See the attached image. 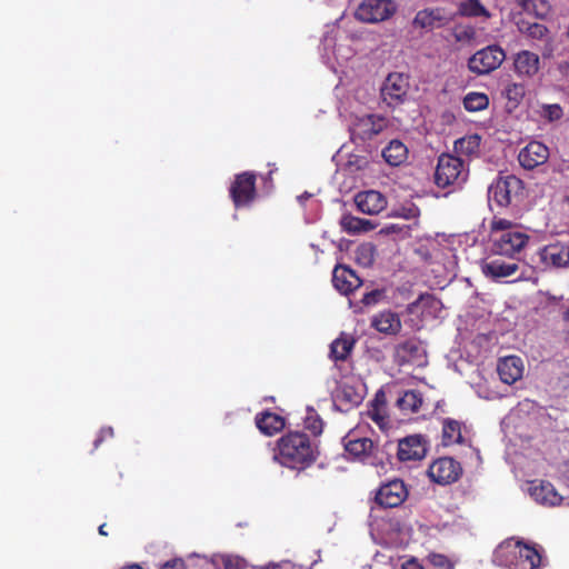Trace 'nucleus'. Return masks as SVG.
Returning <instances> with one entry per match:
<instances>
[{
	"instance_id": "13",
	"label": "nucleus",
	"mask_w": 569,
	"mask_h": 569,
	"mask_svg": "<svg viewBox=\"0 0 569 569\" xmlns=\"http://www.w3.org/2000/svg\"><path fill=\"white\" fill-rule=\"evenodd\" d=\"M428 442L421 435L407 436L399 440L397 457L400 461H416L426 457Z\"/></svg>"
},
{
	"instance_id": "40",
	"label": "nucleus",
	"mask_w": 569,
	"mask_h": 569,
	"mask_svg": "<svg viewBox=\"0 0 569 569\" xmlns=\"http://www.w3.org/2000/svg\"><path fill=\"white\" fill-rule=\"evenodd\" d=\"M428 563L433 569H453L455 563L445 555L431 552L427 557Z\"/></svg>"
},
{
	"instance_id": "41",
	"label": "nucleus",
	"mask_w": 569,
	"mask_h": 569,
	"mask_svg": "<svg viewBox=\"0 0 569 569\" xmlns=\"http://www.w3.org/2000/svg\"><path fill=\"white\" fill-rule=\"evenodd\" d=\"M368 416L376 422L380 428H385L389 423V417L386 411V407H370Z\"/></svg>"
},
{
	"instance_id": "63",
	"label": "nucleus",
	"mask_w": 569,
	"mask_h": 569,
	"mask_svg": "<svg viewBox=\"0 0 569 569\" xmlns=\"http://www.w3.org/2000/svg\"><path fill=\"white\" fill-rule=\"evenodd\" d=\"M443 118H447V122H450V118H453V114H450V117H447V114H443Z\"/></svg>"
},
{
	"instance_id": "7",
	"label": "nucleus",
	"mask_w": 569,
	"mask_h": 569,
	"mask_svg": "<svg viewBox=\"0 0 569 569\" xmlns=\"http://www.w3.org/2000/svg\"><path fill=\"white\" fill-rule=\"evenodd\" d=\"M505 59L506 53L499 46H488L469 58L468 68L477 74H487L499 68Z\"/></svg>"
},
{
	"instance_id": "21",
	"label": "nucleus",
	"mask_w": 569,
	"mask_h": 569,
	"mask_svg": "<svg viewBox=\"0 0 569 569\" xmlns=\"http://www.w3.org/2000/svg\"><path fill=\"white\" fill-rule=\"evenodd\" d=\"M425 357L421 343L416 339H408L396 347V358L399 365H420Z\"/></svg>"
},
{
	"instance_id": "53",
	"label": "nucleus",
	"mask_w": 569,
	"mask_h": 569,
	"mask_svg": "<svg viewBox=\"0 0 569 569\" xmlns=\"http://www.w3.org/2000/svg\"><path fill=\"white\" fill-rule=\"evenodd\" d=\"M233 561H236L238 563V559H233L231 557H226L223 558V566L226 569H232L234 567H237V565L233 563Z\"/></svg>"
},
{
	"instance_id": "50",
	"label": "nucleus",
	"mask_w": 569,
	"mask_h": 569,
	"mask_svg": "<svg viewBox=\"0 0 569 569\" xmlns=\"http://www.w3.org/2000/svg\"><path fill=\"white\" fill-rule=\"evenodd\" d=\"M565 180L562 201L569 206V176H566Z\"/></svg>"
},
{
	"instance_id": "56",
	"label": "nucleus",
	"mask_w": 569,
	"mask_h": 569,
	"mask_svg": "<svg viewBox=\"0 0 569 569\" xmlns=\"http://www.w3.org/2000/svg\"><path fill=\"white\" fill-rule=\"evenodd\" d=\"M104 528H106V523H103V525L99 526V529H98V530H99V533H100L101 536H108V532L106 531V529H104Z\"/></svg>"
},
{
	"instance_id": "14",
	"label": "nucleus",
	"mask_w": 569,
	"mask_h": 569,
	"mask_svg": "<svg viewBox=\"0 0 569 569\" xmlns=\"http://www.w3.org/2000/svg\"><path fill=\"white\" fill-rule=\"evenodd\" d=\"M539 257L546 268H566L569 266V242L546 244L539 250Z\"/></svg>"
},
{
	"instance_id": "18",
	"label": "nucleus",
	"mask_w": 569,
	"mask_h": 569,
	"mask_svg": "<svg viewBox=\"0 0 569 569\" xmlns=\"http://www.w3.org/2000/svg\"><path fill=\"white\" fill-rule=\"evenodd\" d=\"M497 371L500 380L506 385H513L522 378L523 361L518 356H507L500 358L497 365Z\"/></svg>"
},
{
	"instance_id": "44",
	"label": "nucleus",
	"mask_w": 569,
	"mask_h": 569,
	"mask_svg": "<svg viewBox=\"0 0 569 569\" xmlns=\"http://www.w3.org/2000/svg\"><path fill=\"white\" fill-rule=\"evenodd\" d=\"M491 231L492 232L501 231V233L507 232V231H513L512 230V221H510L508 219H502V218H493V220L491 221Z\"/></svg>"
},
{
	"instance_id": "9",
	"label": "nucleus",
	"mask_w": 569,
	"mask_h": 569,
	"mask_svg": "<svg viewBox=\"0 0 569 569\" xmlns=\"http://www.w3.org/2000/svg\"><path fill=\"white\" fill-rule=\"evenodd\" d=\"M530 237L518 230L507 231L492 239V251L499 256L515 258L528 244Z\"/></svg>"
},
{
	"instance_id": "33",
	"label": "nucleus",
	"mask_w": 569,
	"mask_h": 569,
	"mask_svg": "<svg viewBox=\"0 0 569 569\" xmlns=\"http://www.w3.org/2000/svg\"><path fill=\"white\" fill-rule=\"evenodd\" d=\"M526 93L525 86L521 83H509L503 90V96L507 99L508 111L515 110L523 99Z\"/></svg>"
},
{
	"instance_id": "58",
	"label": "nucleus",
	"mask_w": 569,
	"mask_h": 569,
	"mask_svg": "<svg viewBox=\"0 0 569 569\" xmlns=\"http://www.w3.org/2000/svg\"><path fill=\"white\" fill-rule=\"evenodd\" d=\"M415 566V569H423V567L415 561L411 562Z\"/></svg>"
},
{
	"instance_id": "20",
	"label": "nucleus",
	"mask_w": 569,
	"mask_h": 569,
	"mask_svg": "<svg viewBox=\"0 0 569 569\" xmlns=\"http://www.w3.org/2000/svg\"><path fill=\"white\" fill-rule=\"evenodd\" d=\"M363 400V396L356 387L342 383L333 392V401L341 411H349L358 407Z\"/></svg>"
},
{
	"instance_id": "11",
	"label": "nucleus",
	"mask_w": 569,
	"mask_h": 569,
	"mask_svg": "<svg viewBox=\"0 0 569 569\" xmlns=\"http://www.w3.org/2000/svg\"><path fill=\"white\" fill-rule=\"evenodd\" d=\"M460 472V463L450 457L438 458L428 468V476L439 485H449L457 481Z\"/></svg>"
},
{
	"instance_id": "43",
	"label": "nucleus",
	"mask_w": 569,
	"mask_h": 569,
	"mask_svg": "<svg viewBox=\"0 0 569 569\" xmlns=\"http://www.w3.org/2000/svg\"><path fill=\"white\" fill-rule=\"evenodd\" d=\"M465 153L476 154L480 147V137L478 134L465 137Z\"/></svg>"
},
{
	"instance_id": "37",
	"label": "nucleus",
	"mask_w": 569,
	"mask_h": 569,
	"mask_svg": "<svg viewBox=\"0 0 569 569\" xmlns=\"http://www.w3.org/2000/svg\"><path fill=\"white\" fill-rule=\"evenodd\" d=\"M465 17L480 18L483 22L491 18V13L479 0H465Z\"/></svg>"
},
{
	"instance_id": "32",
	"label": "nucleus",
	"mask_w": 569,
	"mask_h": 569,
	"mask_svg": "<svg viewBox=\"0 0 569 569\" xmlns=\"http://www.w3.org/2000/svg\"><path fill=\"white\" fill-rule=\"evenodd\" d=\"M423 399L420 392L408 390L397 400V406L407 412H417L422 406Z\"/></svg>"
},
{
	"instance_id": "48",
	"label": "nucleus",
	"mask_w": 569,
	"mask_h": 569,
	"mask_svg": "<svg viewBox=\"0 0 569 569\" xmlns=\"http://www.w3.org/2000/svg\"><path fill=\"white\" fill-rule=\"evenodd\" d=\"M370 407H386V396L382 391L376 393Z\"/></svg>"
},
{
	"instance_id": "17",
	"label": "nucleus",
	"mask_w": 569,
	"mask_h": 569,
	"mask_svg": "<svg viewBox=\"0 0 569 569\" xmlns=\"http://www.w3.org/2000/svg\"><path fill=\"white\" fill-rule=\"evenodd\" d=\"M332 283L341 295L348 296L361 287L362 280L351 268L338 264L332 272Z\"/></svg>"
},
{
	"instance_id": "51",
	"label": "nucleus",
	"mask_w": 569,
	"mask_h": 569,
	"mask_svg": "<svg viewBox=\"0 0 569 569\" xmlns=\"http://www.w3.org/2000/svg\"><path fill=\"white\" fill-rule=\"evenodd\" d=\"M463 34H465V38H468V39H475L478 34H477V31L465 23V31H463Z\"/></svg>"
},
{
	"instance_id": "2",
	"label": "nucleus",
	"mask_w": 569,
	"mask_h": 569,
	"mask_svg": "<svg viewBox=\"0 0 569 569\" xmlns=\"http://www.w3.org/2000/svg\"><path fill=\"white\" fill-rule=\"evenodd\" d=\"M500 555L509 569H536L542 561L540 550L522 541L500 547Z\"/></svg>"
},
{
	"instance_id": "60",
	"label": "nucleus",
	"mask_w": 569,
	"mask_h": 569,
	"mask_svg": "<svg viewBox=\"0 0 569 569\" xmlns=\"http://www.w3.org/2000/svg\"><path fill=\"white\" fill-rule=\"evenodd\" d=\"M443 118H447V122H450V118H453V114H450V117H447V114H443Z\"/></svg>"
},
{
	"instance_id": "36",
	"label": "nucleus",
	"mask_w": 569,
	"mask_h": 569,
	"mask_svg": "<svg viewBox=\"0 0 569 569\" xmlns=\"http://www.w3.org/2000/svg\"><path fill=\"white\" fill-rule=\"evenodd\" d=\"M489 97L483 92H469L465 94V110L476 112L487 109Z\"/></svg>"
},
{
	"instance_id": "23",
	"label": "nucleus",
	"mask_w": 569,
	"mask_h": 569,
	"mask_svg": "<svg viewBox=\"0 0 569 569\" xmlns=\"http://www.w3.org/2000/svg\"><path fill=\"white\" fill-rule=\"evenodd\" d=\"M483 274L493 280L515 276L519 270V263L516 261H505L502 259H493L481 266Z\"/></svg>"
},
{
	"instance_id": "16",
	"label": "nucleus",
	"mask_w": 569,
	"mask_h": 569,
	"mask_svg": "<svg viewBox=\"0 0 569 569\" xmlns=\"http://www.w3.org/2000/svg\"><path fill=\"white\" fill-rule=\"evenodd\" d=\"M530 497L539 505L546 507L559 506L562 501V496L557 491L555 486L546 480H533L529 483L528 488Z\"/></svg>"
},
{
	"instance_id": "5",
	"label": "nucleus",
	"mask_w": 569,
	"mask_h": 569,
	"mask_svg": "<svg viewBox=\"0 0 569 569\" xmlns=\"http://www.w3.org/2000/svg\"><path fill=\"white\" fill-rule=\"evenodd\" d=\"M409 88L408 76L401 72L389 73L380 89L381 100L388 107L396 108L407 100Z\"/></svg>"
},
{
	"instance_id": "62",
	"label": "nucleus",
	"mask_w": 569,
	"mask_h": 569,
	"mask_svg": "<svg viewBox=\"0 0 569 569\" xmlns=\"http://www.w3.org/2000/svg\"><path fill=\"white\" fill-rule=\"evenodd\" d=\"M443 118H447V122H450V118H453V114H450V117H447V114H443Z\"/></svg>"
},
{
	"instance_id": "27",
	"label": "nucleus",
	"mask_w": 569,
	"mask_h": 569,
	"mask_svg": "<svg viewBox=\"0 0 569 569\" xmlns=\"http://www.w3.org/2000/svg\"><path fill=\"white\" fill-rule=\"evenodd\" d=\"M382 158L391 167H398L407 160L408 148L402 141L393 139L383 148Z\"/></svg>"
},
{
	"instance_id": "42",
	"label": "nucleus",
	"mask_w": 569,
	"mask_h": 569,
	"mask_svg": "<svg viewBox=\"0 0 569 569\" xmlns=\"http://www.w3.org/2000/svg\"><path fill=\"white\" fill-rule=\"evenodd\" d=\"M393 214L396 217L411 220L417 219L419 217L420 210L415 203L409 202L396 209Z\"/></svg>"
},
{
	"instance_id": "4",
	"label": "nucleus",
	"mask_w": 569,
	"mask_h": 569,
	"mask_svg": "<svg viewBox=\"0 0 569 569\" xmlns=\"http://www.w3.org/2000/svg\"><path fill=\"white\" fill-rule=\"evenodd\" d=\"M525 186L521 179L513 174L499 177L489 188V199L499 207H508L523 197Z\"/></svg>"
},
{
	"instance_id": "61",
	"label": "nucleus",
	"mask_w": 569,
	"mask_h": 569,
	"mask_svg": "<svg viewBox=\"0 0 569 569\" xmlns=\"http://www.w3.org/2000/svg\"><path fill=\"white\" fill-rule=\"evenodd\" d=\"M443 118H447V122H450V118H453V114H450V117H447V114H443Z\"/></svg>"
},
{
	"instance_id": "34",
	"label": "nucleus",
	"mask_w": 569,
	"mask_h": 569,
	"mask_svg": "<svg viewBox=\"0 0 569 569\" xmlns=\"http://www.w3.org/2000/svg\"><path fill=\"white\" fill-rule=\"evenodd\" d=\"M439 14L435 8H427L417 12L413 19V26L422 29L429 28H439Z\"/></svg>"
},
{
	"instance_id": "15",
	"label": "nucleus",
	"mask_w": 569,
	"mask_h": 569,
	"mask_svg": "<svg viewBox=\"0 0 569 569\" xmlns=\"http://www.w3.org/2000/svg\"><path fill=\"white\" fill-rule=\"evenodd\" d=\"M549 159V148L540 141H530L518 154L520 166L526 170L545 164Z\"/></svg>"
},
{
	"instance_id": "54",
	"label": "nucleus",
	"mask_w": 569,
	"mask_h": 569,
	"mask_svg": "<svg viewBox=\"0 0 569 569\" xmlns=\"http://www.w3.org/2000/svg\"><path fill=\"white\" fill-rule=\"evenodd\" d=\"M453 36L457 41H461L462 40V30L460 28H455Z\"/></svg>"
},
{
	"instance_id": "49",
	"label": "nucleus",
	"mask_w": 569,
	"mask_h": 569,
	"mask_svg": "<svg viewBox=\"0 0 569 569\" xmlns=\"http://www.w3.org/2000/svg\"><path fill=\"white\" fill-rule=\"evenodd\" d=\"M358 252L365 257H368L370 260L372 258L373 247L372 246H361L358 249Z\"/></svg>"
},
{
	"instance_id": "19",
	"label": "nucleus",
	"mask_w": 569,
	"mask_h": 569,
	"mask_svg": "<svg viewBox=\"0 0 569 569\" xmlns=\"http://www.w3.org/2000/svg\"><path fill=\"white\" fill-rule=\"evenodd\" d=\"M355 202L357 208L366 214H378L387 206L385 196L376 190L359 192L355 197Z\"/></svg>"
},
{
	"instance_id": "25",
	"label": "nucleus",
	"mask_w": 569,
	"mask_h": 569,
	"mask_svg": "<svg viewBox=\"0 0 569 569\" xmlns=\"http://www.w3.org/2000/svg\"><path fill=\"white\" fill-rule=\"evenodd\" d=\"M254 421L257 428L266 436H273L286 426V420L282 416L269 410L258 413Z\"/></svg>"
},
{
	"instance_id": "8",
	"label": "nucleus",
	"mask_w": 569,
	"mask_h": 569,
	"mask_svg": "<svg viewBox=\"0 0 569 569\" xmlns=\"http://www.w3.org/2000/svg\"><path fill=\"white\" fill-rule=\"evenodd\" d=\"M397 7L392 0H363L357 8L355 16L367 23H377L389 19Z\"/></svg>"
},
{
	"instance_id": "10",
	"label": "nucleus",
	"mask_w": 569,
	"mask_h": 569,
	"mask_svg": "<svg viewBox=\"0 0 569 569\" xmlns=\"http://www.w3.org/2000/svg\"><path fill=\"white\" fill-rule=\"evenodd\" d=\"M461 158L442 153L438 158V164L435 172V183L440 188L453 184L461 173Z\"/></svg>"
},
{
	"instance_id": "38",
	"label": "nucleus",
	"mask_w": 569,
	"mask_h": 569,
	"mask_svg": "<svg viewBox=\"0 0 569 569\" xmlns=\"http://www.w3.org/2000/svg\"><path fill=\"white\" fill-rule=\"evenodd\" d=\"M538 113L542 120L556 122L563 117V109L559 103H543L540 106Z\"/></svg>"
},
{
	"instance_id": "28",
	"label": "nucleus",
	"mask_w": 569,
	"mask_h": 569,
	"mask_svg": "<svg viewBox=\"0 0 569 569\" xmlns=\"http://www.w3.org/2000/svg\"><path fill=\"white\" fill-rule=\"evenodd\" d=\"M519 30L528 38L543 42L546 46H550L552 42L550 30L542 23L521 21Z\"/></svg>"
},
{
	"instance_id": "31",
	"label": "nucleus",
	"mask_w": 569,
	"mask_h": 569,
	"mask_svg": "<svg viewBox=\"0 0 569 569\" xmlns=\"http://www.w3.org/2000/svg\"><path fill=\"white\" fill-rule=\"evenodd\" d=\"M462 441V432L460 422L450 418H447L442 422V436L441 445L449 447L453 443H460Z\"/></svg>"
},
{
	"instance_id": "47",
	"label": "nucleus",
	"mask_w": 569,
	"mask_h": 569,
	"mask_svg": "<svg viewBox=\"0 0 569 569\" xmlns=\"http://www.w3.org/2000/svg\"><path fill=\"white\" fill-rule=\"evenodd\" d=\"M160 569H186V562L178 558L167 561Z\"/></svg>"
},
{
	"instance_id": "57",
	"label": "nucleus",
	"mask_w": 569,
	"mask_h": 569,
	"mask_svg": "<svg viewBox=\"0 0 569 569\" xmlns=\"http://www.w3.org/2000/svg\"><path fill=\"white\" fill-rule=\"evenodd\" d=\"M560 70H568L569 69V62H561L559 64Z\"/></svg>"
},
{
	"instance_id": "26",
	"label": "nucleus",
	"mask_w": 569,
	"mask_h": 569,
	"mask_svg": "<svg viewBox=\"0 0 569 569\" xmlns=\"http://www.w3.org/2000/svg\"><path fill=\"white\" fill-rule=\"evenodd\" d=\"M371 326L381 333L397 335L401 330V320L396 312L381 311L372 318Z\"/></svg>"
},
{
	"instance_id": "12",
	"label": "nucleus",
	"mask_w": 569,
	"mask_h": 569,
	"mask_svg": "<svg viewBox=\"0 0 569 569\" xmlns=\"http://www.w3.org/2000/svg\"><path fill=\"white\" fill-rule=\"evenodd\" d=\"M408 497V489L400 479H393L383 483L378 489L375 500L383 508H396L400 506Z\"/></svg>"
},
{
	"instance_id": "55",
	"label": "nucleus",
	"mask_w": 569,
	"mask_h": 569,
	"mask_svg": "<svg viewBox=\"0 0 569 569\" xmlns=\"http://www.w3.org/2000/svg\"><path fill=\"white\" fill-rule=\"evenodd\" d=\"M459 148H462V138H459L455 141V149L456 151L459 150Z\"/></svg>"
},
{
	"instance_id": "64",
	"label": "nucleus",
	"mask_w": 569,
	"mask_h": 569,
	"mask_svg": "<svg viewBox=\"0 0 569 569\" xmlns=\"http://www.w3.org/2000/svg\"><path fill=\"white\" fill-rule=\"evenodd\" d=\"M567 36H568V38H569V28H568V31H567Z\"/></svg>"
},
{
	"instance_id": "3",
	"label": "nucleus",
	"mask_w": 569,
	"mask_h": 569,
	"mask_svg": "<svg viewBox=\"0 0 569 569\" xmlns=\"http://www.w3.org/2000/svg\"><path fill=\"white\" fill-rule=\"evenodd\" d=\"M389 124V119L381 114L368 113L355 116L349 126L351 140L353 142L372 140L382 133Z\"/></svg>"
},
{
	"instance_id": "1",
	"label": "nucleus",
	"mask_w": 569,
	"mask_h": 569,
	"mask_svg": "<svg viewBox=\"0 0 569 569\" xmlns=\"http://www.w3.org/2000/svg\"><path fill=\"white\" fill-rule=\"evenodd\" d=\"M273 458L282 467L301 471L316 462L318 450L305 432L289 431L277 440Z\"/></svg>"
},
{
	"instance_id": "29",
	"label": "nucleus",
	"mask_w": 569,
	"mask_h": 569,
	"mask_svg": "<svg viewBox=\"0 0 569 569\" xmlns=\"http://www.w3.org/2000/svg\"><path fill=\"white\" fill-rule=\"evenodd\" d=\"M355 339L348 335L342 333L339 338L330 345V356L336 361H345L351 353L355 347Z\"/></svg>"
},
{
	"instance_id": "39",
	"label": "nucleus",
	"mask_w": 569,
	"mask_h": 569,
	"mask_svg": "<svg viewBox=\"0 0 569 569\" xmlns=\"http://www.w3.org/2000/svg\"><path fill=\"white\" fill-rule=\"evenodd\" d=\"M305 428L309 430L313 436H319L323 429V421L320 416L310 409L305 418Z\"/></svg>"
},
{
	"instance_id": "6",
	"label": "nucleus",
	"mask_w": 569,
	"mask_h": 569,
	"mask_svg": "<svg viewBox=\"0 0 569 569\" xmlns=\"http://www.w3.org/2000/svg\"><path fill=\"white\" fill-rule=\"evenodd\" d=\"M256 180V174L250 171L234 176L229 194L237 209L248 207L254 201L257 197Z\"/></svg>"
},
{
	"instance_id": "24",
	"label": "nucleus",
	"mask_w": 569,
	"mask_h": 569,
	"mask_svg": "<svg viewBox=\"0 0 569 569\" xmlns=\"http://www.w3.org/2000/svg\"><path fill=\"white\" fill-rule=\"evenodd\" d=\"M345 450L353 459L365 461L372 455L375 445L370 438H351L350 435L345 437Z\"/></svg>"
},
{
	"instance_id": "59",
	"label": "nucleus",
	"mask_w": 569,
	"mask_h": 569,
	"mask_svg": "<svg viewBox=\"0 0 569 569\" xmlns=\"http://www.w3.org/2000/svg\"><path fill=\"white\" fill-rule=\"evenodd\" d=\"M266 569H281V567L278 565H273V566L267 567Z\"/></svg>"
},
{
	"instance_id": "22",
	"label": "nucleus",
	"mask_w": 569,
	"mask_h": 569,
	"mask_svg": "<svg viewBox=\"0 0 569 569\" xmlns=\"http://www.w3.org/2000/svg\"><path fill=\"white\" fill-rule=\"evenodd\" d=\"M513 68L519 77L532 78L540 68L539 56L531 51L522 50L516 54Z\"/></svg>"
},
{
	"instance_id": "35",
	"label": "nucleus",
	"mask_w": 569,
	"mask_h": 569,
	"mask_svg": "<svg viewBox=\"0 0 569 569\" xmlns=\"http://www.w3.org/2000/svg\"><path fill=\"white\" fill-rule=\"evenodd\" d=\"M435 10L439 12L437 17H439V28H441L453 21L457 16H462V2L437 7Z\"/></svg>"
},
{
	"instance_id": "30",
	"label": "nucleus",
	"mask_w": 569,
	"mask_h": 569,
	"mask_svg": "<svg viewBox=\"0 0 569 569\" xmlns=\"http://www.w3.org/2000/svg\"><path fill=\"white\" fill-rule=\"evenodd\" d=\"M340 226L342 230L349 234L367 232L375 229L376 227L370 220L358 218L351 214L342 216Z\"/></svg>"
},
{
	"instance_id": "46",
	"label": "nucleus",
	"mask_w": 569,
	"mask_h": 569,
	"mask_svg": "<svg viewBox=\"0 0 569 569\" xmlns=\"http://www.w3.org/2000/svg\"><path fill=\"white\" fill-rule=\"evenodd\" d=\"M113 437V429L111 427H103L100 429L97 438L93 441L94 449L99 448V446L109 438Z\"/></svg>"
},
{
	"instance_id": "45",
	"label": "nucleus",
	"mask_w": 569,
	"mask_h": 569,
	"mask_svg": "<svg viewBox=\"0 0 569 569\" xmlns=\"http://www.w3.org/2000/svg\"><path fill=\"white\" fill-rule=\"evenodd\" d=\"M382 296V291L380 290H372L370 292H367L363 295V297L361 298V303L363 306H372V305H376L379 299L381 298Z\"/></svg>"
},
{
	"instance_id": "52",
	"label": "nucleus",
	"mask_w": 569,
	"mask_h": 569,
	"mask_svg": "<svg viewBox=\"0 0 569 569\" xmlns=\"http://www.w3.org/2000/svg\"><path fill=\"white\" fill-rule=\"evenodd\" d=\"M478 241V236H476L473 232L469 233V232H465V242L468 243V244H476V242Z\"/></svg>"
}]
</instances>
